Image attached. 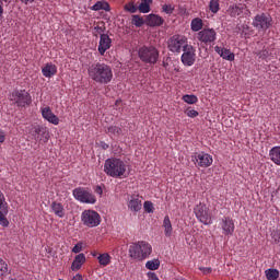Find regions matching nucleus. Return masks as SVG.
I'll use <instances>...</instances> for the list:
<instances>
[{"instance_id": "20e7f679", "label": "nucleus", "mask_w": 280, "mask_h": 280, "mask_svg": "<svg viewBox=\"0 0 280 280\" xmlns=\"http://www.w3.org/2000/svg\"><path fill=\"white\" fill-rule=\"evenodd\" d=\"M11 102L18 106L25 108L32 104V96L25 90H14L10 95Z\"/></svg>"}, {"instance_id": "39448f33", "label": "nucleus", "mask_w": 280, "mask_h": 280, "mask_svg": "<svg viewBox=\"0 0 280 280\" xmlns=\"http://www.w3.org/2000/svg\"><path fill=\"white\" fill-rule=\"evenodd\" d=\"M72 196L75 198V200L83 202L84 205H95V202H97L95 195L83 187L74 188L72 190Z\"/></svg>"}, {"instance_id": "aec40b11", "label": "nucleus", "mask_w": 280, "mask_h": 280, "mask_svg": "<svg viewBox=\"0 0 280 280\" xmlns=\"http://www.w3.org/2000/svg\"><path fill=\"white\" fill-rule=\"evenodd\" d=\"M42 115L44 119H46V121H49V124H54V126H58V124H60V118H58V116H56L49 107H45L42 110Z\"/></svg>"}, {"instance_id": "0eeeda50", "label": "nucleus", "mask_w": 280, "mask_h": 280, "mask_svg": "<svg viewBox=\"0 0 280 280\" xmlns=\"http://www.w3.org/2000/svg\"><path fill=\"white\" fill-rule=\"evenodd\" d=\"M31 137L36 143H47L49 141V129L45 126L35 125L31 129Z\"/></svg>"}, {"instance_id": "e433bc0d", "label": "nucleus", "mask_w": 280, "mask_h": 280, "mask_svg": "<svg viewBox=\"0 0 280 280\" xmlns=\"http://www.w3.org/2000/svg\"><path fill=\"white\" fill-rule=\"evenodd\" d=\"M182 100L186 102V104H198V96L194 94H185Z\"/></svg>"}, {"instance_id": "9d476101", "label": "nucleus", "mask_w": 280, "mask_h": 280, "mask_svg": "<svg viewBox=\"0 0 280 280\" xmlns=\"http://www.w3.org/2000/svg\"><path fill=\"white\" fill-rule=\"evenodd\" d=\"M194 213L197 220L201 222V224H206V225L211 224V213H209V208L207 207V205L205 203L197 205L194 208Z\"/></svg>"}, {"instance_id": "dca6fc26", "label": "nucleus", "mask_w": 280, "mask_h": 280, "mask_svg": "<svg viewBox=\"0 0 280 280\" xmlns=\"http://www.w3.org/2000/svg\"><path fill=\"white\" fill-rule=\"evenodd\" d=\"M165 23V20L158 14L151 13L145 16V25L148 27H161Z\"/></svg>"}, {"instance_id": "393cba45", "label": "nucleus", "mask_w": 280, "mask_h": 280, "mask_svg": "<svg viewBox=\"0 0 280 280\" xmlns=\"http://www.w3.org/2000/svg\"><path fill=\"white\" fill-rule=\"evenodd\" d=\"M50 208L57 218H65V206L62 203L52 201Z\"/></svg>"}, {"instance_id": "49530a36", "label": "nucleus", "mask_w": 280, "mask_h": 280, "mask_svg": "<svg viewBox=\"0 0 280 280\" xmlns=\"http://www.w3.org/2000/svg\"><path fill=\"white\" fill-rule=\"evenodd\" d=\"M72 253H74V254L82 253V242H79L78 244H75L73 246Z\"/></svg>"}, {"instance_id": "3c124183", "label": "nucleus", "mask_w": 280, "mask_h": 280, "mask_svg": "<svg viewBox=\"0 0 280 280\" xmlns=\"http://www.w3.org/2000/svg\"><path fill=\"white\" fill-rule=\"evenodd\" d=\"M5 142V132L3 130H0V143Z\"/></svg>"}, {"instance_id": "f03ea898", "label": "nucleus", "mask_w": 280, "mask_h": 280, "mask_svg": "<svg viewBox=\"0 0 280 280\" xmlns=\"http://www.w3.org/2000/svg\"><path fill=\"white\" fill-rule=\"evenodd\" d=\"M104 172L112 178H121L126 174V163L119 159H108L104 164Z\"/></svg>"}, {"instance_id": "864d4df0", "label": "nucleus", "mask_w": 280, "mask_h": 280, "mask_svg": "<svg viewBox=\"0 0 280 280\" xmlns=\"http://www.w3.org/2000/svg\"><path fill=\"white\" fill-rule=\"evenodd\" d=\"M100 145L103 150H108V143L104 142V141H101L100 142Z\"/></svg>"}, {"instance_id": "6e6552de", "label": "nucleus", "mask_w": 280, "mask_h": 280, "mask_svg": "<svg viewBox=\"0 0 280 280\" xmlns=\"http://www.w3.org/2000/svg\"><path fill=\"white\" fill-rule=\"evenodd\" d=\"M187 46V37L183 35H173L167 42V47L173 54H180V49L184 50Z\"/></svg>"}, {"instance_id": "f3484780", "label": "nucleus", "mask_w": 280, "mask_h": 280, "mask_svg": "<svg viewBox=\"0 0 280 280\" xmlns=\"http://www.w3.org/2000/svg\"><path fill=\"white\" fill-rule=\"evenodd\" d=\"M230 16L233 19L240 16V14H250V10H248V7L246 4H235L230 7L229 9Z\"/></svg>"}, {"instance_id": "b1692460", "label": "nucleus", "mask_w": 280, "mask_h": 280, "mask_svg": "<svg viewBox=\"0 0 280 280\" xmlns=\"http://www.w3.org/2000/svg\"><path fill=\"white\" fill-rule=\"evenodd\" d=\"M42 72L45 78H52V75L58 72V68L56 67V65L46 63L45 67L42 69Z\"/></svg>"}, {"instance_id": "5701e85b", "label": "nucleus", "mask_w": 280, "mask_h": 280, "mask_svg": "<svg viewBox=\"0 0 280 280\" xmlns=\"http://www.w3.org/2000/svg\"><path fill=\"white\" fill-rule=\"evenodd\" d=\"M141 245L140 242L135 243L133 245H130L129 247V257L131 259H139L141 261Z\"/></svg>"}, {"instance_id": "bb28decb", "label": "nucleus", "mask_w": 280, "mask_h": 280, "mask_svg": "<svg viewBox=\"0 0 280 280\" xmlns=\"http://www.w3.org/2000/svg\"><path fill=\"white\" fill-rule=\"evenodd\" d=\"M92 10L95 12H100V10H105V12H110V4L106 1H97L93 7Z\"/></svg>"}, {"instance_id": "79ce46f5", "label": "nucleus", "mask_w": 280, "mask_h": 280, "mask_svg": "<svg viewBox=\"0 0 280 280\" xmlns=\"http://www.w3.org/2000/svg\"><path fill=\"white\" fill-rule=\"evenodd\" d=\"M162 11L165 14H174V7L172 4H164L162 5Z\"/></svg>"}, {"instance_id": "2f4dec72", "label": "nucleus", "mask_w": 280, "mask_h": 280, "mask_svg": "<svg viewBox=\"0 0 280 280\" xmlns=\"http://www.w3.org/2000/svg\"><path fill=\"white\" fill-rule=\"evenodd\" d=\"M128 207L131 211H141V200L139 198H132Z\"/></svg>"}, {"instance_id": "5fc2aeb1", "label": "nucleus", "mask_w": 280, "mask_h": 280, "mask_svg": "<svg viewBox=\"0 0 280 280\" xmlns=\"http://www.w3.org/2000/svg\"><path fill=\"white\" fill-rule=\"evenodd\" d=\"M95 194H98V196H102L103 194L102 186H96Z\"/></svg>"}, {"instance_id": "7c9ffc66", "label": "nucleus", "mask_w": 280, "mask_h": 280, "mask_svg": "<svg viewBox=\"0 0 280 280\" xmlns=\"http://www.w3.org/2000/svg\"><path fill=\"white\" fill-rule=\"evenodd\" d=\"M191 30L192 32H200V30H202V19L200 18H195L191 20Z\"/></svg>"}, {"instance_id": "2eb2a0df", "label": "nucleus", "mask_w": 280, "mask_h": 280, "mask_svg": "<svg viewBox=\"0 0 280 280\" xmlns=\"http://www.w3.org/2000/svg\"><path fill=\"white\" fill-rule=\"evenodd\" d=\"M113 44V40L108 36V34H101L100 43H98V54L101 56H104L108 49H110V45Z\"/></svg>"}, {"instance_id": "052dcab7", "label": "nucleus", "mask_w": 280, "mask_h": 280, "mask_svg": "<svg viewBox=\"0 0 280 280\" xmlns=\"http://www.w3.org/2000/svg\"><path fill=\"white\" fill-rule=\"evenodd\" d=\"M93 255V257H96V254H92Z\"/></svg>"}, {"instance_id": "c756f323", "label": "nucleus", "mask_w": 280, "mask_h": 280, "mask_svg": "<svg viewBox=\"0 0 280 280\" xmlns=\"http://www.w3.org/2000/svg\"><path fill=\"white\" fill-rule=\"evenodd\" d=\"M131 24L136 27H143L145 25V20L139 14L131 15Z\"/></svg>"}, {"instance_id": "473e14b6", "label": "nucleus", "mask_w": 280, "mask_h": 280, "mask_svg": "<svg viewBox=\"0 0 280 280\" xmlns=\"http://www.w3.org/2000/svg\"><path fill=\"white\" fill-rule=\"evenodd\" d=\"M97 259L101 266H108L110 264V255L108 253L100 254Z\"/></svg>"}, {"instance_id": "ddd939ff", "label": "nucleus", "mask_w": 280, "mask_h": 280, "mask_svg": "<svg viewBox=\"0 0 280 280\" xmlns=\"http://www.w3.org/2000/svg\"><path fill=\"white\" fill-rule=\"evenodd\" d=\"M8 215V202L5 195L0 190V224L1 226H10V221L5 218Z\"/></svg>"}, {"instance_id": "7ed1b4c3", "label": "nucleus", "mask_w": 280, "mask_h": 280, "mask_svg": "<svg viewBox=\"0 0 280 280\" xmlns=\"http://www.w3.org/2000/svg\"><path fill=\"white\" fill-rule=\"evenodd\" d=\"M138 58L145 65H156L159 62V49L154 46H141L138 49Z\"/></svg>"}, {"instance_id": "6e6d98bb", "label": "nucleus", "mask_w": 280, "mask_h": 280, "mask_svg": "<svg viewBox=\"0 0 280 280\" xmlns=\"http://www.w3.org/2000/svg\"><path fill=\"white\" fill-rule=\"evenodd\" d=\"M22 3H25V5H27V3H34V0H20Z\"/></svg>"}, {"instance_id": "680f3d73", "label": "nucleus", "mask_w": 280, "mask_h": 280, "mask_svg": "<svg viewBox=\"0 0 280 280\" xmlns=\"http://www.w3.org/2000/svg\"><path fill=\"white\" fill-rule=\"evenodd\" d=\"M244 1L248 2V1H250V0H244Z\"/></svg>"}, {"instance_id": "a211bd4d", "label": "nucleus", "mask_w": 280, "mask_h": 280, "mask_svg": "<svg viewBox=\"0 0 280 280\" xmlns=\"http://www.w3.org/2000/svg\"><path fill=\"white\" fill-rule=\"evenodd\" d=\"M221 228L223 229L224 235H233V232L235 231V223L230 217H224L222 219Z\"/></svg>"}, {"instance_id": "423d86ee", "label": "nucleus", "mask_w": 280, "mask_h": 280, "mask_svg": "<svg viewBox=\"0 0 280 280\" xmlns=\"http://www.w3.org/2000/svg\"><path fill=\"white\" fill-rule=\"evenodd\" d=\"M81 222H83L84 226L93 229L95 226H100L102 219L100 213H97L95 210H84L81 214Z\"/></svg>"}, {"instance_id": "58836bf2", "label": "nucleus", "mask_w": 280, "mask_h": 280, "mask_svg": "<svg viewBox=\"0 0 280 280\" xmlns=\"http://www.w3.org/2000/svg\"><path fill=\"white\" fill-rule=\"evenodd\" d=\"M256 56L260 59V60H267L268 57L270 56V52L268 51V49H262L256 52Z\"/></svg>"}, {"instance_id": "f257e3e1", "label": "nucleus", "mask_w": 280, "mask_h": 280, "mask_svg": "<svg viewBox=\"0 0 280 280\" xmlns=\"http://www.w3.org/2000/svg\"><path fill=\"white\" fill-rule=\"evenodd\" d=\"M88 73L97 84H109L113 81V68L106 63H93L88 69Z\"/></svg>"}, {"instance_id": "09e8293b", "label": "nucleus", "mask_w": 280, "mask_h": 280, "mask_svg": "<svg viewBox=\"0 0 280 280\" xmlns=\"http://www.w3.org/2000/svg\"><path fill=\"white\" fill-rule=\"evenodd\" d=\"M96 34H104V32L106 31V27H102L100 25L94 27Z\"/></svg>"}, {"instance_id": "4be33fe9", "label": "nucleus", "mask_w": 280, "mask_h": 280, "mask_svg": "<svg viewBox=\"0 0 280 280\" xmlns=\"http://www.w3.org/2000/svg\"><path fill=\"white\" fill-rule=\"evenodd\" d=\"M85 262L86 256L83 253L77 255L72 261L71 270L73 272H78V270H80V268H82V265H84Z\"/></svg>"}, {"instance_id": "1a4fd4ad", "label": "nucleus", "mask_w": 280, "mask_h": 280, "mask_svg": "<svg viewBox=\"0 0 280 280\" xmlns=\"http://www.w3.org/2000/svg\"><path fill=\"white\" fill-rule=\"evenodd\" d=\"M252 25L256 27V30L266 32V30L272 27V18L266 13L257 14L254 18Z\"/></svg>"}, {"instance_id": "a18cd8bd", "label": "nucleus", "mask_w": 280, "mask_h": 280, "mask_svg": "<svg viewBox=\"0 0 280 280\" xmlns=\"http://www.w3.org/2000/svg\"><path fill=\"white\" fill-rule=\"evenodd\" d=\"M271 237L276 242V244H280V231L279 230H273L271 232Z\"/></svg>"}, {"instance_id": "9b49d317", "label": "nucleus", "mask_w": 280, "mask_h": 280, "mask_svg": "<svg viewBox=\"0 0 280 280\" xmlns=\"http://www.w3.org/2000/svg\"><path fill=\"white\" fill-rule=\"evenodd\" d=\"M182 55V62L185 67H192L194 62H196V48L194 46L188 45L184 46Z\"/></svg>"}, {"instance_id": "37998d69", "label": "nucleus", "mask_w": 280, "mask_h": 280, "mask_svg": "<svg viewBox=\"0 0 280 280\" xmlns=\"http://www.w3.org/2000/svg\"><path fill=\"white\" fill-rule=\"evenodd\" d=\"M107 132H110L112 135H121V128L117 126H110L107 128Z\"/></svg>"}, {"instance_id": "4c0bfd02", "label": "nucleus", "mask_w": 280, "mask_h": 280, "mask_svg": "<svg viewBox=\"0 0 280 280\" xmlns=\"http://www.w3.org/2000/svg\"><path fill=\"white\" fill-rule=\"evenodd\" d=\"M209 8L213 14H217L220 11V0H210Z\"/></svg>"}, {"instance_id": "f704fd0d", "label": "nucleus", "mask_w": 280, "mask_h": 280, "mask_svg": "<svg viewBox=\"0 0 280 280\" xmlns=\"http://www.w3.org/2000/svg\"><path fill=\"white\" fill-rule=\"evenodd\" d=\"M265 275L268 280H277L279 279V270L277 269H267L265 271Z\"/></svg>"}, {"instance_id": "4468645a", "label": "nucleus", "mask_w": 280, "mask_h": 280, "mask_svg": "<svg viewBox=\"0 0 280 280\" xmlns=\"http://www.w3.org/2000/svg\"><path fill=\"white\" fill-rule=\"evenodd\" d=\"M195 161L199 167H210L213 163V158L209 153L200 152L195 153Z\"/></svg>"}, {"instance_id": "6ab92c4d", "label": "nucleus", "mask_w": 280, "mask_h": 280, "mask_svg": "<svg viewBox=\"0 0 280 280\" xmlns=\"http://www.w3.org/2000/svg\"><path fill=\"white\" fill-rule=\"evenodd\" d=\"M214 51L219 54V56L223 58V60H229L230 62H233V60H235V54L231 52V49L229 48L215 46Z\"/></svg>"}, {"instance_id": "c9c22d12", "label": "nucleus", "mask_w": 280, "mask_h": 280, "mask_svg": "<svg viewBox=\"0 0 280 280\" xmlns=\"http://www.w3.org/2000/svg\"><path fill=\"white\" fill-rule=\"evenodd\" d=\"M124 10L130 14H135L139 10V7L135 4V1H130L129 3L125 4Z\"/></svg>"}, {"instance_id": "a19ab883", "label": "nucleus", "mask_w": 280, "mask_h": 280, "mask_svg": "<svg viewBox=\"0 0 280 280\" xmlns=\"http://www.w3.org/2000/svg\"><path fill=\"white\" fill-rule=\"evenodd\" d=\"M3 275H8V264L0 258V277H3Z\"/></svg>"}, {"instance_id": "f8f14e48", "label": "nucleus", "mask_w": 280, "mask_h": 280, "mask_svg": "<svg viewBox=\"0 0 280 280\" xmlns=\"http://www.w3.org/2000/svg\"><path fill=\"white\" fill-rule=\"evenodd\" d=\"M215 36H218V33H215V30L213 28H202L197 34L198 40L205 43L206 45H208V43H213L215 40Z\"/></svg>"}, {"instance_id": "bf43d9fd", "label": "nucleus", "mask_w": 280, "mask_h": 280, "mask_svg": "<svg viewBox=\"0 0 280 280\" xmlns=\"http://www.w3.org/2000/svg\"><path fill=\"white\" fill-rule=\"evenodd\" d=\"M176 280H186L185 278H177Z\"/></svg>"}, {"instance_id": "72a5a7b5", "label": "nucleus", "mask_w": 280, "mask_h": 280, "mask_svg": "<svg viewBox=\"0 0 280 280\" xmlns=\"http://www.w3.org/2000/svg\"><path fill=\"white\" fill-rule=\"evenodd\" d=\"M160 266L161 261L159 259L149 260L145 264V268H148V270H159Z\"/></svg>"}, {"instance_id": "c85d7f7f", "label": "nucleus", "mask_w": 280, "mask_h": 280, "mask_svg": "<svg viewBox=\"0 0 280 280\" xmlns=\"http://www.w3.org/2000/svg\"><path fill=\"white\" fill-rule=\"evenodd\" d=\"M163 226H164V233L166 237H172V221L170 220V217H165L163 221Z\"/></svg>"}, {"instance_id": "c03bdc74", "label": "nucleus", "mask_w": 280, "mask_h": 280, "mask_svg": "<svg viewBox=\"0 0 280 280\" xmlns=\"http://www.w3.org/2000/svg\"><path fill=\"white\" fill-rule=\"evenodd\" d=\"M185 115H187V117H190V118H195V117H198V110H196V109H189V108H187L185 112Z\"/></svg>"}, {"instance_id": "13d9d810", "label": "nucleus", "mask_w": 280, "mask_h": 280, "mask_svg": "<svg viewBox=\"0 0 280 280\" xmlns=\"http://www.w3.org/2000/svg\"><path fill=\"white\" fill-rule=\"evenodd\" d=\"M163 67H167V63L165 61L163 62Z\"/></svg>"}, {"instance_id": "de8ad7c7", "label": "nucleus", "mask_w": 280, "mask_h": 280, "mask_svg": "<svg viewBox=\"0 0 280 280\" xmlns=\"http://www.w3.org/2000/svg\"><path fill=\"white\" fill-rule=\"evenodd\" d=\"M199 270L203 272V275H211L212 271L211 267H201Z\"/></svg>"}, {"instance_id": "8fccbe9b", "label": "nucleus", "mask_w": 280, "mask_h": 280, "mask_svg": "<svg viewBox=\"0 0 280 280\" xmlns=\"http://www.w3.org/2000/svg\"><path fill=\"white\" fill-rule=\"evenodd\" d=\"M149 280H159V276H156L154 272L149 271L148 272Z\"/></svg>"}, {"instance_id": "ea45409f", "label": "nucleus", "mask_w": 280, "mask_h": 280, "mask_svg": "<svg viewBox=\"0 0 280 280\" xmlns=\"http://www.w3.org/2000/svg\"><path fill=\"white\" fill-rule=\"evenodd\" d=\"M143 207L147 213H154V203L152 201H144Z\"/></svg>"}, {"instance_id": "412c9836", "label": "nucleus", "mask_w": 280, "mask_h": 280, "mask_svg": "<svg viewBox=\"0 0 280 280\" xmlns=\"http://www.w3.org/2000/svg\"><path fill=\"white\" fill-rule=\"evenodd\" d=\"M152 255V245L150 243H145L144 241L140 242V261L143 259H148Z\"/></svg>"}, {"instance_id": "4d7b16f0", "label": "nucleus", "mask_w": 280, "mask_h": 280, "mask_svg": "<svg viewBox=\"0 0 280 280\" xmlns=\"http://www.w3.org/2000/svg\"><path fill=\"white\" fill-rule=\"evenodd\" d=\"M242 27L243 30H250V26H248L247 24H243Z\"/></svg>"}, {"instance_id": "a878e982", "label": "nucleus", "mask_w": 280, "mask_h": 280, "mask_svg": "<svg viewBox=\"0 0 280 280\" xmlns=\"http://www.w3.org/2000/svg\"><path fill=\"white\" fill-rule=\"evenodd\" d=\"M269 156L272 163L280 165V147H273L269 151Z\"/></svg>"}, {"instance_id": "cd10ccee", "label": "nucleus", "mask_w": 280, "mask_h": 280, "mask_svg": "<svg viewBox=\"0 0 280 280\" xmlns=\"http://www.w3.org/2000/svg\"><path fill=\"white\" fill-rule=\"evenodd\" d=\"M150 5H152V0H141L138 10L141 14H148L151 10Z\"/></svg>"}, {"instance_id": "603ef678", "label": "nucleus", "mask_w": 280, "mask_h": 280, "mask_svg": "<svg viewBox=\"0 0 280 280\" xmlns=\"http://www.w3.org/2000/svg\"><path fill=\"white\" fill-rule=\"evenodd\" d=\"M3 16V0H0V20Z\"/></svg>"}]
</instances>
